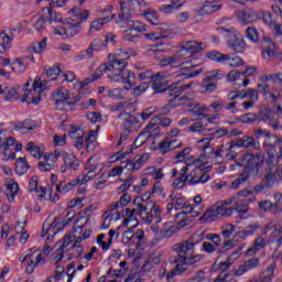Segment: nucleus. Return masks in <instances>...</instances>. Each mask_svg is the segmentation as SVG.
Returning <instances> with one entry per match:
<instances>
[{"label":"nucleus","mask_w":282,"mask_h":282,"mask_svg":"<svg viewBox=\"0 0 282 282\" xmlns=\"http://www.w3.org/2000/svg\"><path fill=\"white\" fill-rule=\"evenodd\" d=\"M162 263V252L161 251H152L149 253L148 260L142 267L143 272H151L153 268L160 265Z\"/></svg>","instance_id":"c756f323"},{"label":"nucleus","mask_w":282,"mask_h":282,"mask_svg":"<svg viewBox=\"0 0 282 282\" xmlns=\"http://www.w3.org/2000/svg\"><path fill=\"white\" fill-rule=\"evenodd\" d=\"M260 173L261 176L256 177H262V182L267 187H272L282 180V166L279 164L265 163Z\"/></svg>","instance_id":"1a4fd4ad"},{"label":"nucleus","mask_w":282,"mask_h":282,"mask_svg":"<svg viewBox=\"0 0 282 282\" xmlns=\"http://www.w3.org/2000/svg\"><path fill=\"white\" fill-rule=\"evenodd\" d=\"M10 43H12V37L6 32H0V54H6L10 50Z\"/></svg>","instance_id":"4d7b16f0"},{"label":"nucleus","mask_w":282,"mask_h":282,"mask_svg":"<svg viewBox=\"0 0 282 282\" xmlns=\"http://www.w3.org/2000/svg\"><path fill=\"white\" fill-rule=\"evenodd\" d=\"M15 131H21V133H28V131H34L36 129V123L32 119H26L23 122L17 121L14 123Z\"/></svg>","instance_id":"a18cd8bd"},{"label":"nucleus","mask_w":282,"mask_h":282,"mask_svg":"<svg viewBox=\"0 0 282 282\" xmlns=\"http://www.w3.org/2000/svg\"><path fill=\"white\" fill-rule=\"evenodd\" d=\"M226 76V73L221 69H214L207 74L205 82L212 83L213 80H221Z\"/></svg>","instance_id":"0e129e2a"},{"label":"nucleus","mask_w":282,"mask_h":282,"mask_svg":"<svg viewBox=\"0 0 282 282\" xmlns=\"http://www.w3.org/2000/svg\"><path fill=\"white\" fill-rule=\"evenodd\" d=\"M104 223L101 225L102 230H107L111 226V221H118L120 219V212H112L108 209L102 214Z\"/></svg>","instance_id":"a19ab883"},{"label":"nucleus","mask_w":282,"mask_h":282,"mask_svg":"<svg viewBox=\"0 0 282 282\" xmlns=\"http://www.w3.org/2000/svg\"><path fill=\"white\" fill-rule=\"evenodd\" d=\"M262 56L263 58H274L276 54V44L272 41L270 35H263L262 37Z\"/></svg>","instance_id":"4be33fe9"},{"label":"nucleus","mask_w":282,"mask_h":282,"mask_svg":"<svg viewBox=\"0 0 282 282\" xmlns=\"http://www.w3.org/2000/svg\"><path fill=\"white\" fill-rule=\"evenodd\" d=\"M47 89V80L35 78L32 85L26 82L24 86L18 87L20 91V100L28 105H39L41 102V94Z\"/></svg>","instance_id":"0eeeda50"},{"label":"nucleus","mask_w":282,"mask_h":282,"mask_svg":"<svg viewBox=\"0 0 282 282\" xmlns=\"http://www.w3.org/2000/svg\"><path fill=\"white\" fill-rule=\"evenodd\" d=\"M25 149L26 151H29V153H31L32 158H36L37 160H40V158H43V152L41 148H39V145H35L34 142H29Z\"/></svg>","instance_id":"69168bd1"},{"label":"nucleus","mask_w":282,"mask_h":282,"mask_svg":"<svg viewBox=\"0 0 282 282\" xmlns=\"http://www.w3.org/2000/svg\"><path fill=\"white\" fill-rule=\"evenodd\" d=\"M228 204H231L230 200L215 205L216 210L218 213V217H230V215H232L234 209L232 207H228Z\"/></svg>","instance_id":"09e8293b"},{"label":"nucleus","mask_w":282,"mask_h":282,"mask_svg":"<svg viewBox=\"0 0 282 282\" xmlns=\"http://www.w3.org/2000/svg\"><path fill=\"white\" fill-rule=\"evenodd\" d=\"M73 138H75V147L76 149H83L85 144V132L83 130H76L72 132Z\"/></svg>","instance_id":"338daca9"},{"label":"nucleus","mask_w":282,"mask_h":282,"mask_svg":"<svg viewBox=\"0 0 282 282\" xmlns=\"http://www.w3.org/2000/svg\"><path fill=\"white\" fill-rule=\"evenodd\" d=\"M65 28L66 36L68 39L76 36V34H79L80 30H83V25L80 24V22H77L76 19H69L68 22L65 24Z\"/></svg>","instance_id":"58836bf2"},{"label":"nucleus","mask_w":282,"mask_h":282,"mask_svg":"<svg viewBox=\"0 0 282 282\" xmlns=\"http://www.w3.org/2000/svg\"><path fill=\"white\" fill-rule=\"evenodd\" d=\"M186 54L182 48H180L178 52H176L173 56H167L161 59V67H172V68H177L182 67L184 65V61H186Z\"/></svg>","instance_id":"f3484780"},{"label":"nucleus","mask_w":282,"mask_h":282,"mask_svg":"<svg viewBox=\"0 0 282 282\" xmlns=\"http://www.w3.org/2000/svg\"><path fill=\"white\" fill-rule=\"evenodd\" d=\"M112 54L117 58V61H121V63H127V59L130 56H138V53L133 51V48H120Z\"/></svg>","instance_id":"49530a36"},{"label":"nucleus","mask_w":282,"mask_h":282,"mask_svg":"<svg viewBox=\"0 0 282 282\" xmlns=\"http://www.w3.org/2000/svg\"><path fill=\"white\" fill-rule=\"evenodd\" d=\"M133 109V100L120 101L112 106L113 111H131Z\"/></svg>","instance_id":"680f3d73"},{"label":"nucleus","mask_w":282,"mask_h":282,"mask_svg":"<svg viewBox=\"0 0 282 282\" xmlns=\"http://www.w3.org/2000/svg\"><path fill=\"white\" fill-rule=\"evenodd\" d=\"M149 158V153H143L140 156H135L134 160L126 162L124 169H127V171H130L131 173L140 171V169H142V166L147 164Z\"/></svg>","instance_id":"393cba45"},{"label":"nucleus","mask_w":282,"mask_h":282,"mask_svg":"<svg viewBox=\"0 0 282 282\" xmlns=\"http://www.w3.org/2000/svg\"><path fill=\"white\" fill-rule=\"evenodd\" d=\"M140 198L134 199L137 208H124L120 210V218H123V226L134 224L138 226V215L147 226H151L153 221L160 224L162 221V208L155 203H138Z\"/></svg>","instance_id":"7ed1b4c3"},{"label":"nucleus","mask_w":282,"mask_h":282,"mask_svg":"<svg viewBox=\"0 0 282 282\" xmlns=\"http://www.w3.org/2000/svg\"><path fill=\"white\" fill-rule=\"evenodd\" d=\"M145 174L150 175V177H152L153 180H156V182H160V180H164V170L162 167H148Z\"/></svg>","instance_id":"5fc2aeb1"},{"label":"nucleus","mask_w":282,"mask_h":282,"mask_svg":"<svg viewBox=\"0 0 282 282\" xmlns=\"http://www.w3.org/2000/svg\"><path fill=\"white\" fill-rule=\"evenodd\" d=\"M259 258H251L246 260L242 264H240L236 270H234V276H243L247 272L254 270V268H259Z\"/></svg>","instance_id":"5701e85b"},{"label":"nucleus","mask_w":282,"mask_h":282,"mask_svg":"<svg viewBox=\"0 0 282 282\" xmlns=\"http://www.w3.org/2000/svg\"><path fill=\"white\" fill-rule=\"evenodd\" d=\"M120 8H121V14L118 15L116 19L115 23L117 25H128L134 32H147V24L140 21H133L131 20V15L129 14V9L127 8V3L120 2Z\"/></svg>","instance_id":"9b49d317"},{"label":"nucleus","mask_w":282,"mask_h":282,"mask_svg":"<svg viewBox=\"0 0 282 282\" xmlns=\"http://www.w3.org/2000/svg\"><path fill=\"white\" fill-rule=\"evenodd\" d=\"M64 164L68 166V171H78V167L80 166L78 159H76V156L73 153H70L68 158H66Z\"/></svg>","instance_id":"774afa93"},{"label":"nucleus","mask_w":282,"mask_h":282,"mask_svg":"<svg viewBox=\"0 0 282 282\" xmlns=\"http://www.w3.org/2000/svg\"><path fill=\"white\" fill-rule=\"evenodd\" d=\"M11 149L14 152H19L23 149V144L17 142V139L9 137H6V131H0V149Z\"/></svg>","instance_id":"bb28decb"},{"label":"nucleus","mask_w":282,"mask_h":282,"mask_svg":"<svg viewBox=\"0 0 282 282\" xmlns=\"http://www.w3.org/2000/svg\"><path fill=\"white\" fill-rule=\"evenodd\" d=\"M274 270H276V264L271 263L269 268L262 272L260 280L264 282H272V278L274 276Z\"/></svg>","instance_id":"e2e57ef3"},{"label":"nucleus","mask_w":282,"mask_h":282,"mask_svg":"<svg viewBox=\"0 0 282 282\" xmlns=\"http://www.w3.org/2000/svg\"><path fill=\"white\" fill-rule=\"evenodd\" d=\"M30 170V164L25 158H19L15 161V173L17 175H25Z\"/></svg>","instance_id":"3c124183"},{"label":"nucleus","mask_w":282,"mask_h":282,"mask_svg":"<svg viewBox=\"0 0 282 282\" xmlns=\"http://www.w3.org/2000/svg\"><path fill=\"white\" fill-rule=\"evenodd\" d=\"M99 12L102 18L91 21L90 32H100V30L105 28L107 23H111V21L116 19V14L113 13V7L111 6H108L104 10H100Z\"/></svg>","instance_id":"ddd939ff"},{"label":"nucleus","mask_w":282,"mask_h":282,"mask_svg":"<svg viewBox=\"0 0 282 282\" xmlns=\"http://www.w3.org/2000/svg\"><path fill=\"white\" fill-rule=\"evenodd\" d=\"M204 50H206V43L194 40L184 42L181 46V52L186 54V58H191L193 54H199V52H204Z\"/></svg>","instance_id":"a211bd4d"},{"label":"nucleus","mask_w":282,"mask_h":282,"mask_svg":"<svg viewBox=\"0 0 282 282\" xmlns=\"http://www.w3.org/2000/svg\"><path fill=\"white\" fill-rule=\"evenodd\" d=\"M37 167L43 173H47V171H54V169H56V161L54 160V154H44V160L39 162Z\"/></svg>","instance_id":"72a5a7b5"},{"label":"nucleus","mask_w":282,"mask_h":282,"mask_svg":"<svg viewBox=\"0 0 282 282\" xmlns=\"http://www.w3.org/2000/svg\"><path fill=\"white\" fill-rule=\"evenodd\" d=\"M96 140H98V130H89L85 137L86 151L88 153L96 151Z\"/></svg>","instance_id":"c03bdc74"},{"label":"nucleus","mask_w":282,"mask_h":282,"mask_svg":"<svg viewBox=\"0 0 282 282\" xmlns=\"http://www.w3.org/2000/svg\"><path fill=\"white\" fill-rule=\"evenodd\" d=\"M242 164L245 169L251 171L253 177H261V171L265 166V158L263 154L246 153L242 158Z\"/></svg>","instance_id":"9d476101"},{"label":"nucleus","mask_w":282,"mask_h":282,"mask_svg":"<svg viewBox=\"0 0 282 282\" xmlns=\"http://www.w3.org/2000/svg\"><path fill=\"white\" fill-rule=\"evenodd\" d=\"M28 261L29 263L25 268L26 274H32L34 272V268H36L37 265H43L45 263V259H43V253L39 252L37 250L31 252Z\"/></svg>","instance_id":"a878e982"},{"label":"nucleus","mask_w":282,"mask_h":282,"mask_svg":"<svg viewBox=\"0 0 282 282\" xmlns=\"http://www.w3.org/2000/svg\"><path fill=\"white\" fill-rule=\"evenodd\" d=\"M258 122H268L269 127L273 128V131H281L282 124L279 119L274 118V111L270 108L261 109L258 116Z\"/></svg>","instance_id":"4468645a"},{"label":"nucleus","mask_w":282,"mask_h":282,"mask_svg":"<svg viewBox=\"0 0 282 282\" xmlns=\"http://www.w3.org/2000/svg\"><path fill=\"white\" fill-rule=\"evenodd\" d=\"M170 199L171 202L166 205L167 213H171V210L173 209L184 210L175 215V221L178 228H184V226H186V215H191V217H199V207H194L193 205H191L185 196H182L180 194H171Z\"/></svg>","instance_id":"39448f33"},{"label":"nucleus","mask_w":282,"mask_h":282,"mask_svg":"<svg viewBox=\"0 0 282 282\" xmlns=\"http://www.w3.org/2000/svg\"><path fill=\"white\" fill-rule=\"evenodd\" d=\"M261 228V225L259 223H256L253 225H249L245 230H240L236 232L232 237V241L236 243H239V241H245L247 237H252Z\"/></svg>","instance_id":"7c9ffc66"},{"label":"nucleus","mask_w":282,"mask_h":282,"mask_svg":"<svg viewBox=\"0 0 282 282\" xmlns=\"http://www.w3.org/2000/svg\"><path fill=\"white\" fill-rule=\"evenodd\" d=\"M79 184H85V183H83L80 178H74L68 183L65 181L59 182V184H57L55 188L57 193H62L63 195H65V193H69V191H74V188H76V186Z\"/></svg>","instance_id":"c9c22d12"},{"label":"nucleus","mask_w":282,"mask_h":282,"mask_svg":"<svg viewBox=\"0 0 282 282\" xmlns=\"http://www.w3.org/2000/svg\"><path fill=\"white\" fill-rule=\"evenodd\" d=\"M182 142H177V140H169L164 138L156 147V151L161 155H166L170 151H175V149H181Z\"/></svg>","instance_id":"c85d7f7f"},{"label":"nucleus","mask_w":282,"mask_h":282,"mask_svg":"<svg viewBox=\"0 0 282 282\" xmlns=\"http://www.w3.org/2000/svg\"><path fill=\"white\" fill-rule=\"evenodd\" d=\"M51 100L59 111H67V109L72 108V102H69V90L65 87H61L53 91Z\"/></svg>","instance_id":"f8f14e48"},{"label":"nucleus","mask_w":282,"mask_h":282,"mask_svg":"<svg viewBox=\"0 0 282 282\" xmlns=\"http://www.w3.org/2000/svg\"><path fill=\"white\" fill-rule=\"evenodd\" d=\"M203 219L206 221V224H210L212 221H215L216 219H219V214L217 212V206L209 207L203 215Z\"/></svg>","instance_id":"6e6d98bb"},{"label":"nucleus","mask_w":282,"mask_h":282,"mask_svg":"<svg viewBox=\"0 0 282 282\" xmlns=\"http://www.w3.org/2000/svg\"><path fill=\"white\" fill-rule=\"evenodd\" d=\"M188 131H191V133H198L199 135H208V133H210V130L206 129V127L202 124L200 121L189 126Z\"/></svg>","instance_id":"052dcab7"},{"label":"nucleus","mask_w":282,"mask_h":282,"mask_svg":"<svg viewBox=\"0 0 282 282\" xmlns=\"http://www.w3.org/2000/svg\"><path fill=\"white\" fill-rule=\"evenodd\" d=\"M212 166H204L202 159H195L191 156L185 160V166L180 171L177 169H172V177H176L172 183V187L176 191L184 188V186H197L198 184H206L210 182V171ZM178 175V177H177Z\"/></svg>","instance_id":"f257e3e1"},{"label":"nucleus","mask_w":282,"mask_h":282,"mask_svg":"<svg viewBox=\"0 0 282 282\" xmlns=\"http://www.w3.org/2000/svg\"><path fill=\"white\" fill-rule=\"evenodd\" d=\"M151 83L154 94H164V91H167L169 96H171V86H169V80L166 79V75H164V73H158L152 76Z\"/></svg>","instance_id":"2eb2a0df"},{"label":"nucleus","mask_w":282,"mask_h":282,"mask_svg":"<svg viewBox=\"0 0 282 282\" xmlns=\"http://www.w3.org/2000/svg\"><path fill=\"white\" fill-rule=\"evenodd\" d=\"M259 94H262L268 102H279V100H281V88L268 76L260 78L257 90L247 88V97H249V100L253 104L259 100Z\"/></svg>","instance_id":"423d86ee"},{"label":"nucleus","mask_w":282,"mask_h":282,"mask_svg":"<svg viewBox=\"0 0 282 282\" xmlns=\"http://www.w3.org/2000/svg\"><path fill=\"white\" fill-rule=\"evenodd\" d=\"M199 242V240L191 238L173 246L178 261L174 269L167 272L166 282H173L177 274H191L189 268H197V264L202 261V256L195 253V247Z\"/></svg>","instance_id":"f03ea898"},{"label":"nucleus","mask_w":282,"mask_h":282,"mask_svg":"<svg viewBox=\"0 0 282 282\" xmlns=\"http://www.w3.org/2000/svg\"><path fill=\"white\" fill-rule=\"evenodd\" d=\"M263 147L269 156L267 163L279 164V161L282 160V139L279 135L264 139Z\"/></svg>","instance_id":"6e6552de"},{"label":"nucleus","mask_w":282,"mask_h":282,"mask_svg":"<svg viewBox=\"0 0 282 282\" xmlns=\"http://www.w3.org/2000/svg\"><path fill=\"white\" fill-rule=\"evenodd\" d=\"M162 132V128L160 126H153V123H149L144 129L143 132L138 135L134 141V144L142 147L149 138H158Z\"/></svg>","instance_id":"dca6fc26"},{"label":"nucleus","mask_w":282,"mask_h":282,"mask_svg":"<svg viewBox=\"0 0 282 282\" xmlns=\"http://www.w3.org/2000/svg\"><path fill=\"white\" fill-rule=\"evenodd\" d=\"M68 14H72L73 17L70 19H75L79 25L85 23L89 19V11L87 9H80L78 7H74L68 11Z\"/></svg>","instance_id":"f704fd0d"},{"label":"nucleus","mask_w":282,"mask_h":282,"mask_svg":"<svg viewBox=\"0 0 282 282\" xmlns=\"http://www.w3.org/2000/svg\"><path fill=\"white\" fill-rule=\"evenodd\" d=\"M205 58H208L209 61H213L214 63H219L220 65H224L226 61V54L218 52V51H209L205 53Z\"/></svg>","instance_id":"603ef678"},{"label":"nucleus","mask_w":282,"mask_h":282,"mask_svg":"<svg viewBox=\"0 0 282 282\" xmlns=\"http://www.w3.org/2000/svg\"><path fill=\"white\" fill-rule=\"evenodd\" d=\"M224 65H227L228 67H241L243 61L235 54H226Z\"/></svg>","instance_id":"8fccbe9b"},{"label":"nucleus","mask_w":282,"mask_h":282,"mask_svg":"<svg viewBox=\"0 0 282 282\" xmlns=\"http://www.w3.org/2000/svg\"><path fill=\"white\" fill-rule=\"evenodd\" d=\"M267 245L268 242L265 241V239H263V237L256 238L252 247L247 250V257H254V254L260 252V250H263Z\"/></svg>","instance_id":"37998d69"},{"label":"nucleus","mask_w":282,"mask_h":282,"mask_svg":"<svg viewBox=\"0 0 282 282\" xmlns=\"http://www.w3.org/2000/svg\"><path fill=\"white\" fill-rule=\"evenodd\" d=\"M127 88H113L108 91V98H112V100H124L127 98Z\"/></svg>","instance_id":"864d4df0"},{"label":"nucleus","mask_w":282,"mask_h":282,"mask_svg":"<svg viewBox=\"0 0 282 282\" xmlns=\"http://www.w3.org/2000/svg\"><path fill=\"white\" fill-rule=\"evenodd\" d=\"M131 204V195L129 194H123L118 202L112 203L111 205H109V209L113 213V210H116V213H119L121 210H124V206H129Z\"/></svg>","instance_id":"4c0bfd02"},{"label":"nucleus","mask_w":282,"mask_h":282,"mask_svg":"<svg viewBox=\"0 0 282 282\" xmlns=\"http://www.w3.org/2000/svg\"><path fill=\"white\" fill-rule=\"evenodd\" d=\"M85 176L82 178V184H87L90 180H94L97 174L100 173V169L98 170V161L94 159V156L89 158L85 165Z\"/></svg>","instance_id":"aec40b11"},{"label":"nucleus","mask_w":282,"mask_h":282,"mask_svg":"<svg viewBox=\"0 0 282 282\" xmlns=\"http://www.w3.org/2000/svg\"><path fill=\"white\" fill-rule=\"evenodd\" d=\"M30 61L34 63V55L31 56H22L20 58H15L11 63V69L12 72H15V74H23L28 69V66L30 65Z\"/></svg>","instance_id":"b1692460"},{"label":"nucleus","mask_w":282,"mask_h":282,"mask_svg":"<svg viewBox=\"0 0 282 282\" xmlns=\"http://www.w3.org/2000/svg\"><path fill=\"white\" fill-rule=\"evenodd\" d=\"M43 14H48V21L50 23H59V21H63V15L61 13L50 9V7H44L42 9Z\"/></svg>","instance_id":"bf43d9fd"},{"label":"nucleus","mask_w":282,"mask_h":282,"mask_svg":"<svg viewBox=\"0 0 282 282\" xmlns=\"http://www.w3.org/2000/svg\"><path fill=\"white\" fill-rule=\"evenodd\" d=\"M236 147H243L245 149H261V143L259 141H256L252 137H243L242 139H238L236 141Z\"/></svg>","instance_id":"ea45409f"},{"label":"nucleus","mask_w":282,"mask_h":282,"mask_svg":"<svg viewBox=\"0 0 282 282\" xmlns=\"http://www.w3.org/2000/svg\"><path fill=\"white\" fill-rule=\"evenodd\" d=\"M128 62H121L113 56V53L108 55V62L99 66L96 70L95 78L93 80H98L99 76H102V72H111L108 75L109 80L112 83H122L126 85V89H131L135 87V75L130 69H127Z\"/></svg>","instance_id":"20e7f679"},{"label":"nucleus","mask_w":282,"mask_h":282,"mask_svg":"<svg viewBox=\"0 0 282 282\" xmlns=\"http://www.w3.org/2000/svg\"><path fill=\"white\" fill-rule=\"evenodd\" d=\"M76 239V236L74 234H67L64 236L63 242H57L56 246L58 247V250H62L63 252H69L72 250V242Z\"/></svg>","instance_id":"de8ad7c7"},{"label":"nucleus","mask_w":282,"mask_h":282,"mask_svg":"<svg viewBox=\"0 0 282 282\" xmlns=\"http://www.w3.org/2000/svg\"><path fill=\"white\" fill-rule=\"evenodd\" d=\"M250 202H252V198H231L229 199V204H232V209L236 213L246 214L248 210H250Z\"/></svg>","instance_id":"2f4dec72"},{"label":"nucleus","mask_w":282,"mask_h":282,"mask_svg":"<svg viewBox=\"0 0 282 282\" xmlns=\"http://www.w3.org/2000/svg\"><path fill=\"white\" fill-rule=\"evenodd\" d=\"M238 19L243 25H249V23L259 21V13L252 9L243 10L239 13Z\"/></svg>","instance_id":"473e14b6"},{"label":"nucleus","mask_w":282,"mask_h":282,"mask_svg":"<svg viewBox=\"0 0 282 282\" xmlns=\"http://www.w3.org/2000/svg\"><path fill=\"white\" fill-rule=\"evenodd\" d=\"M193 87H197V83L191 82L188 84L182 85V82L173 83L170 86V96L171 98H180L186 89H193Z\"/></svg>","instance_id":"cd10ccee"},{"label":"nucleus","mask_w":282,"mask_h":282,"mask_svg":"<svg viewBox=\"0 0 282 282\" xmlns=\"http://www.w3.org/2000/svg\"><path fill=\"white\" fill-rule=\"evenodd\" d=\"M216 30H217V32H226L227 34H229V36H232V39L228 41V46L234 52H237V54H241V52H243V50H246V42L243 40H240L239 37L235 36V34H232L230 29L219 26Z\"/></svg>","instance_id":"6ab92c4d"},{"label":"nucleus","mask_w":282,"mask_h":282,"mask_svg":"<svg viewBox=\"0 0 282 282\" xmlns=\"http://www.w3.org/2000/svg\"><path fill=\"white\" fill-rule=\"evenodd\" d=\"M210 108L206 105H196L192 110L191 113L196 118V120H204L206 118V115L204 111H209Z\"/></svg>","instance_id":"13d9d810"},{"label":"nucleus","mask_w":282,"mask_h":282,"mask_svg":"<svg viewBox=\"0 0 282 282\" xmlns=\"http://www.w3.org/2000/svg\"><path fill=\"white\" fill-rule=\"evenodd\" d=\"M0 96L7 101L21 100V90L19 87L0 85Z\"/></svg>","instance_id":"412c9836"},{"label":"nucleus","mask_w":282,"mask_h":282,"mask_svg":"<svg viewBox=\"0 0 282 282\" xmlns=\"http://www.w3.org/2000/svg\"><path fill=\"white\" fill-rule=\"evenodd\" d=\"M275 204H272L270 200H262L259 203V208L263 213H272V210H276L281 204V194H276L275 196Z\"/></svg>","instance_id":"79ce46f5"},{"label":"nucleus","mask_w":282,"mask_h":282,"mask_svg":"<svg viewBox=\"0 0 282 282\" xmlns=\"http://www.w3.org/2000/svg\"><path fill=\"white\" fill-rule=\"evenodd\" d=\"M118 119L124 120L123 121V130L124 131H129L130 133L132 131H135V118H133V116H131V112L122 111L118 116Z\"/></svg>","instance_id":"e433bc0d"}]
</instances>
